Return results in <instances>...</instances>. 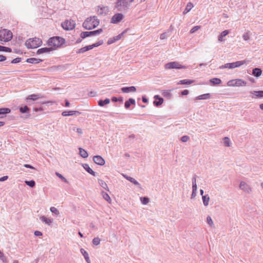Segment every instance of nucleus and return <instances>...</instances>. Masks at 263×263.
<instances>
[{
	"mask_svg": "<svg viewBox=\"0 0 263 263\" xmlns=\"http://www.w3.org/2000/svg\"><path fill=\"white\" fill-rule=\"evenodd\" d=\"M110 101L109 99L106 98L104 100H100L98 101V105L100 106H104L105 105L108 104Z\"/></svg>",
	"mask_w": 263,
	"mask_h": 263,
	"instance_id": "nucleus-32",
	"label": "nucleus"
},
{
	"mask_svg": "<svg viewBox=\"0 0 263 263\" xmlns=\"http://www.w3.org/2000/svg\"><path fill=\"white\" fill-rule=\"evenodd\" d=\"M73 130L74 131L76 130V132L79 134H82L83 133L82 129L80 128L73 127Z\"/></svg>",
	"mask_w": 263,
	"mask_h": 263,
	"instance_id": "nucleus-56",
	"label": "nucleus"
},
{
	"mask_svg": "<svg viewBox=\"0 0 263 263\" xmlns=\"http://www.w3.org/2000/svg\"><path fill=\"white\" fill-rule=\"evenodd\" d=\"M251 93L253 95V96L252 97V98L263 97V91L262 90L251 91Z\"/></svg>",
	"mask_w": 263,
	"mask_h": 263,
	"instance_id": "nucleus-20",
	"label": "nucleus"
},
{
	"mask_svg": "<svg viewBox=\"0 0 263 263\" xmlns=\"http://www.w3.org/2000/svg\"><path fill=\"white\" fill-rule=\"evenodd\" d=\"M230 33V31L229 30H226L223 31L220 35L218 36V42H222L224 41V37L227 36Z\"/></svg>",
	"mask_w": 263,
	"mask_h": 263,
	"instance_id": "nucleus-17",
	"label": "nucleus"
},
{
	"mask_svg": "<svg viewBox=\"0 0 263 263\" xmlns=\"http://www.w3.org/2000/svg\"><path fill=\"white\" fill-rule=\"evenodd\" d=\"M201 28V27L200 26H194V27H193L191 30H190V33H194L195 32H196V31H197L198 30H199L200 28Z\"/></svg>",
	"mask_w": 263,
	"mask_h": 263,
	"instance_id": "nucleus-49",
	"label": "nucleus"
},
{
	"mask_svg": "<svg viewBox=\"0 0 263 263\" xmlns=\"http://www.w3.org/2000/svg\"><path fill=\"white\" fill-rule=\"evenodd\" d=\"M25 183L31 187H33L35 186V183L33 180L25 181Z\"/></svg>",
	"mask_w": 263,
	"mask_h": 263,
	"instance_id": "nucleus-45",
	"label": "nucleus"
},
{
	"mask_svg": "<svg viewBox=\"0 0 263 263\" xmlns=\"http://www.w3.org/2000/svg\"><path fill=\"white\" fill-rule=\"evenodd\" d=\"M124 18V15L122 13H117L112 16L110 22L112 24H118L121 22Z\"/></svg>",
	"mask_w": 263,
	"mask_h": 263,
	"instance_id": "nucleus-10",
	"label": "nucleus"
},
{
	"mask_svg": "<svg viewBox=\"0 0 263 263\" xmlns=\"http://www.w3.org/2000/svg\"><path fill=\"white\" fill-rule=\"evenodd\" d=\"M40 219L43 222H44L45 223L48 224V226L50 225V224L52 223L51 219L47 218L45 216H42V217H41Z\"/></svg>",
	"mask_w": 263,
	"mask_h": 263,
	"instance_id": "nucleus-31",
	"label": "nucleus"
},
{
	"mask_svg": "<svg viewBox=\"0 0 263 263\" xmlns=\"http://www.w3.org/2000/svg\"><path fill=\"white\" fill-rule=\"evenodd\" d=\"M162 95L164 96V97H171V94L170 92H168V91H164L163 92H162Z\"/></svg>",
	"mask_w": 263,
	"mask_h": 263,
	"instance_id": "nucleus-55",
	"label": "nucleus"
},
{
	"mask_svg": "<svg viewBox=\"0 0 263 263\" xmlns=\"http://www.w3.org/2000/svg\"><path fill=\"white\" fill-rule=\"evenodd\" d=\"M190 139V137L188 136H183L181 138V140L183 142H186Z\"/></svg>",
	"mask_w": 263,
	"mask_h": 263,
	"instance_id": "nucleus-52",
	"label": "nucleus"
},
{
	"mask_svg": "<svg viewBox=\"0 0 263 263\" xmlns=\"http://www.w3.org/2000/svg\"><path fill=\"white\" fill-rule=\"evenodd\" d=\"M75 22L74 21L70 20H66L62 24V26L64 30H71L75 27Z\"/></svg>",
	"mask_w": 263,
	"mask_h": 263,
	"instance_id": "nucleus-8",
	"label": "nucleus"
},
{
	"mask_svg": "<svg viewBox=\"0 0 263 263\" xmlns=\"http://www.w3.org/2000/svg\"><path fill=\"white\" fill-rule=\"evenodd\" d=\"M192 189H193V191H192L197 192V184H193L192 185Z\"/></svg>",
	"mask_w": 263,
	"mask_h": 263,
	"instance_id": "nucleus-62",
	"label": "nucleus"
},
{
	"mask_svg": "<svg viewBox=\"0 0 263 263\" xmlns=\"http://www.w3.org/2000/svg\"><path fill=\"white\" fill-rule=\"evenodd\" d=\"M166 37V34L165 33H162L160 35V39L161 40H164Z\"/></svg>",
	"mask_w": 263,
	"mask_h": 263,
	"instance_id": "nucleus-58",
	"label": "nucleus"
},
{
	"mask_svg": "<svg viewBox=\"0 0 263 263\" xmlns=\"http://www.w3.org/2000/svg\"><path fill=\"white\" fill-rule=\"evenodd\" d=\"M135 100L134 99L130 98L125 102V107L128 108L131 104H135Z\"/></svg>",
	"mask_w": 263,
	"mask_h": 263,
	"instance_id": "nucleus-34",
	"label": "nucleus"
},
{
	"mask_svg": "<svg viewBox=\"0 0 263 263\" xmlns=\"http://www.w3.org/2000/svg\"><path fill=\"white\" fill-rule=\"evenodd\" d=\"M107 8L105 7H98L97 9V13L99 15L106 14Z\"/></svg>",
	"mask_w": 263,
	"mask_h": 263,
	"instance_id": "nucleus-25",
	"label": "nucleus"
},
{
	"mask_svg": "<svg viewBox=\"0 0 263 263\" xmlns=\"http://www.w3.org/2000/svg\"><path fill=\"white\" fill-rule=\"evenodd\" d=\"M42 43V40L37 37L29 39L25 42V45L28 48H36L41 45Z\"/></svg>",
	"mask_w": 263,
	"mask_h": 263,
	"instance_id": "nucleus-3",
	"label": "nucleus"
},
{
	"mask_svg": "<svg viewBox=\"0 0 263 263\" xmlns=\"http://www.w3.org/2000/svg\"><path fill=\"white\" fill-rule=\"evenodd\" d=\"M121 90L123 92L128 93L129 92H135L136 88L135 86L125 87L121 88Z\"/></svg>",
	"mask_w": 263,
	"mask_h": 263,
	"instance_id": "nucleus-18",
	"label": "nucleus"
},
{
	"mask_svg": "<svg viewBox=\"0 0 263 263\" xmlns=\"http://www.w3.org/2000/svg\"><path fill=\"white\" fill-rule=\"evenodd\" d=\"M87 51L85 47H82L80 49H79L78 51H77V53L80 54V53H83Z\"/></svg>",
	"mask_w": 263,
	"mask_h": 263,
	"instance_id": "nucleus-53",
	"label": "nucleus"
},
{
	"mask_svg": "<svg viewBox=\"0 0 263 263\" xmlns=\"http://www.w3.org/2000/svg\"><path fill=\"white\" fill-rule=\"evenodd\" d=\"M24 166L25 167H27V168H31V169H35V168L32 166V165H30V164H24Z\"/></svg>",
	"mask_w": 263,
	"mask_h": 263,
	"instance_id": "nucleus-61",
	"label": "nucleus"
},
{
	"mask_svg": "<svg viewBox=\"0 0 263 263\" xmlns=\"http://www.w3.org/2000/svg\"><path fill=\"white\" fill-rule=\"evenodd\" d=\"M247 82L241 79L231 80L227 82V85L229 87L246 86Z\"/></svg>",
	"mask_w": 263,
	"mask_h": 263,
	"instance_id": "nucleus-4",
	"label": "nucleus"
},
{
	"mask_svg": "<svg viewBox=\"0 0 263 263\" xmlns=\"http://www.w3.org/2000/svg\"><path fill=\"white\" fill-rule=\"evenodd\" d=\"M12 38V33L10 30L3 29L0 30V40L4 42H8Z\"/></svg>",
	"mask_w": 263,
	"mask_h": 263,
	"instance_id": "nucleus-5",
	"label": "nucleus"
},
{
	"mask_svg": "<svg viewBox=\"0 0 263 263\" xmlns=\"http://www.w3.org/2000/svg\"><path fill=\"white\" fill-rule=\"evenodd\" d=\"M193 184H197L196 176L192 178V185Z\"/></svg>",
	"mask_w": 263,
	"mask_h": 263,
	"instance_id": "nucleus-63",
	"label": "nucleus"
},
{
	"mask_svg": "<svg viewBox=\"0 0 263 263\" xmlns=\"http://www.w3.org/2000/svg\"><path fill=\"white\" fill-rule=\"evenodd\" d=\"M93 160L95 163L100 165H104L105 160L100 156H95L93 158Z\"/></svg>",
	"mask_w": 263,
	"mask_h": 263,
	"instance_id": "nucleus-12",
	"label": "nucleus"
},
{
	"mask_svg": "<svg viewBox=\"0 0 263 263\" xmlns=\"http://www.w3.org/2000/svg\"><path fill=\"white\" fill-rule=\"evenodd\" d=\"M206 222L210 225V227L214 228V222L212 220V218L210 216H208L206 217Z\"/></svg>",
	"mask_w": 263,
	"mask_h": 263,
	"instance_id": "nucleus-41",
	"label": "nucleus"
},
{
	"mask_svg": "<svg viewBox=\"0 0 263 263\" xmlns=\"http://www.w3.org/2000/svg\"><path fill=\"white\" fill-rule=\"evenodd\" d=\"M100 241L101 240L98 237H95L92 239V243L95 246L99 245L100 243Z\"/></svg>",
	"mask_w": 263,
	"mask_h": 263,
	"instance_id": "nucleus-44",
	"label": "nucleus"
},
{
	"mask_svg": "<svg viewBox=\"0 0 263 263\" xmlns=\"http://www.w3.org/2000/svg\"><path fill=\"white\" fill-rule=\"evenodd\" d=\"M80 252L82 253V254L83 255L87 263H90V260L89 257L88 253L84 249H81Z\"/></svg>",
	"mask_w": 263,
	"mask_h": 263,
	"instance_id": "nucleus-23",
	"label": "nucleus"
},
{
	"mask_svg": "<svg viewBox=\"0 0 263 263\" xmlns=\"http://www.w3.org/2000/svg\"><path fill=\"white\" fill-rule=\"evenodd\" d=\"M0 51L11 52V49L9 47H4L0 45Z\"/></svg>",
	"mask_w": 263,
	"mask_h": 263,
	"instance_id": "nucleus-47",
	"label": "nucleus"
},
{
	"mask_svg": "<svg viewBox=\"0 0 263 263\" xmlns=\"http://www.w3.org/2000/svg\"><path fill=\"white\" fill-rule=\"evenodd\" d=\"M10 112L11 110L9 108H0V119L6 117V115Z\"/></svg>",
	"mask_w": 263,
	"mask_h": 263,
	"instance_id": "nucleus-15",
	"label": "nucleus"
},
{
	"mask_svg": "<svg viewBox=\"0 0 263 263\" xmlns=\"http://www.w3.org/2000/svg\"><path fill=\"white\" fill-rule=\"evenodd\" d=\"M55 175L57 176H58L59 178H60L65 183H68L67 180L62 175L58 172L55 173Z\"/></svg>",
	"mask_w": 263,
	"mask_h": 263,
	"instance_id": "nucleus-46",
	"label": "nucleus"
},
{
	"mask_svg": "<svg viewBox=\"0 0 263 263\" xmlns=\"http://www.w3.org/2000/svg\"><path fill=\"white\" fill-rule=\"evenodd\" d=\"M261 73L262 70L260 68H255L253 69L252 74L256 77H259V76H261Z\"/></svg>",
	"mask_w": 263,
	"mask_h": 263,
	"instance_id": "nucleus-27",
	"label": "nucleus"
},
{
	"mask_svg": "<svg viewBox=\"0 0 263 263\" xmlns=\"http://www.w3.org/2000/svg\"><path fill=\"white\" fill-rule=\"evenodd\" d=\"M39 98H40V97H39V95L32 94V95H29V96H28L26 98V99L32 100L33 101H35V100H36L37 99H38Z\"/></svg>",
	"mask_w": 263,
	"mask_h": 263,
	"instance_id": "nucleus-38",
	"label": "nucleus"
},
{
	"mask_svg": "<svg viewBox=\"0 0 263 263\" xmlns=\"http://www.w3.org/2000/svg\"><path fill=\"white\" fill-rule=\"evenodd\" d=\"M53 50V48L51 47H44V48H42L38 49V50L37 51V54H42L43 53H47V52H49L51 51H52Z\"/></svg>",
	"mask_w": 263,
	"mask_h": 263,
	"instance_id": "nucleus-19",
	"label": "nucleus"
},
{
	"mask_svg": "<svg viewBox=\"0 0 263 263\" xmlns=\"http://www.w3.org/2000/svg\"><path fill=\"white\" fill-rule=\"evenodd\" d=\"M101 195L102 196V197L106 200L107 201L108 203H110L111 202V200L110 199V196H109V195L104 192V191H102L101 193Z\"/></svg>",
	"mask_w": 263,
	"mask_h": 263,
	"instance_id": "nucleus-29",
	"label": "nucleus"
},
{
	"mask_svg": "<svg viewBox=\"0 0 263 263\" xmlns=\"http://www.w3.org/2000/svg\"><path fill=\"white\" fill-rule=\"evenodd\" d=\"M0 259L4 262H6V258L4 253L0 251Z\"/></svg>",
	"mask_w": 263,
	"mask_h": 263,
	"instance_id": "nucleus-51",
	"label": "nucleus"
},
{
	"mask_svg": "<svg viewBox=\"0 0 263 263\" xmlns=\"http://www.w3.org/2000/svg\"><path fill=\"white\" fill-rule=\"evenodd\" d=\"M34 234L36 236H39L42 235V233L39 231H35L34 233Z\"/></svg>",
	"mask_w": 263,
	"mask_h": 263,
	"instance_id": "nucleus-57",
	"label": "nucleus"
},
{
	"mask_svg": "<svg viewBox=\"0 0 263 263\" xmlns=\"http://www.w3.org/2000/svg\"><path fill=\"white\" fill-rule=\"evenodd\" d=\"M103 44V41H99L96 43H94L92 45H88L85 46L86 49L87 51L91 50L93 49L94 47H98L99 46L102 45Z\"/></svg>",
	"mask_w": 263,
	"mask_h": 263,
	"instance_id": "nucleus-22",
	"label": "nucleus"
},
{
	"mask_svg": "<svg viewBox=\"0 0 263 263\" xmlns=\"http://www.w3.org/2000/svg\"><path fill=\"white\" fill-rule=\"evenodd\" d=\"M193 7V4L190 2L188 3L184 11H183V14H185V13L189 12Z\"/></svg>",
	"mask_w": 263,
	"mask_h": 263,
	"instance_id": "nucleus-37",
	"label": "nucleus"
},
{
	"mask_svg": "<svg viewBox=\"0 0 263 263\" xmlns=\"http://www.w3.org/2000/svg\"><path fill=\"white\" fill-rule=\"evenodd\" d=\"M140 200L141 202L144 205L147 204L149 202V198L146 197H140Z\"/></svg>",
	"mask_w": 263,
	"mask_h": 263,
	"instance_id": "nucleus-40",
	"label": "nucleus"
},
{
	"mask_svg": "<svg viewBox=\"0 0 263 263\" xmlns=\"http://www.w3.org/2000/svg\"><path fill=\"white\" fill-rule=\"evenodd\" d=\"M21 61V58H16L13 59L11 61V63H13V64L18 63L20 62Z\"/></svg>",
	"mask_w": 263,
	"mask_h": 263,
	"instance_id": "nucleus-54",
	"label": "nucleus"
},
{
	"mask_svg": "<svg viewBox=\"0 0 263 263\" xmlns=\"http://www.w3.org/2000/svg\"><path fill=\"white\" fill-rule=\"evenodd\" d=\"M123 177L135 185L140 186V183L135 178L125 175H123Z\"/></svg>",
	"mask_w": 263,
	"mask_h": 263,
	"instance_id": "nucleus-21",
	"label": "nucleus"
},
{
	"mask_svg": "<svg viewBox=\"0 0 263 263\" xmlns=\"http://www.w3.org/2000/svg\"><path fill=\"white\" fill-rule=\"evenodd\" d=\"M65 42V40L60 36H54L50 38L48 40L47 44L48 46L53 48V49L60 47Z\"/></svg>",
	"mask_w": 263,
	"mask_h": 263,
	"instance_id": "nucleus-2",
	"label": "nucleus"
},
{
	"mask_svg": "<svg viewBox=\"0 0 263 263\" xmlns=\"http://www.w3.org/2000/svg\"><path fill=\"white\" fill-rule=\"evenodd\" d=\"M154 99L155 100L154 101V104L156 106H159L161 105L163 102V98L159 97L158 95H156L154 96Z\"/></svg>",
	"mask_w": 263,
	"mask_h": 263,
	"instance_id": "nucleus-14",
	"label": "nucleus"
},
{
	"mask_svg": "<svg viewBox=\"0 0 263 263\" xmlns=\"http://www.w3.org/2000/svg\"><path fill=\"white\" fill-rule=\"evenodd\" d=\"M81 113L78 111L70 110V111H64L62 112V115L63 116H73L76 115H80Z\"/></svg>",
	"mask_w": 263,
	"mask_h": 263,
	"instance_id": "nucleus-16",
	"label": "nucleus"
},
{
	"mask_svg": "<svg viewBox=\"0 0 263 263\" xmlns=\"http://www.w3.org/2000/svg\"><path fill=\"white\" fill-rule=\"evenodd\" d=\"M8 177L7 176H4L1 178H0V181L1 182H2V181H4L6 180H7Z\"/></svg>",
	"mask_w": 263,
	"mask_h": 263,
	"instance_id": "nucleus-59",
	"label": "nucleus"
},
{
	"mask_svg": "<svg viewBox=\"0 0 263 263\" xmlns=\"http://www.w3.org/2000/svg\"><path fill=\"white\" fill-rule=\"evenodd\" d=\"M42 61V60L40 59H36L34 58H28L26 60V62L31 64H37L39 63Z\"/></svg>",
	"mask_w": 263,
	"mask_h": 263,
	"instance_id": "nucleus-26",
	"label": "nucleus"
},
{
	"mask_svg": "<svg viewBox=\"0 0 263 263\" xmlns=\"http://www.w3.org/2000/svg\"><path fill=\"white\" fill-rule=\"evenodd\" d=\"M210 82L212 83L214 85L219 84L221 83V81L219 78H213L210 80Z\"/></svg>",
	"mask_w": 263,
	"mask_h": 263,
	"instance_id": "nucleus-39",
	"label": "nucleus"
},
{
	"mask_svg": "<svg viewBox=\"0 0 263 263\" xmlns=\"http://www.w3.org/2000/svg\"><path fill=\"white\" fill-rule=\"evenodd\" d=\"M239 189L247 194H250L252 191L250 185L243 181H241L240 183Z\"/></svg>",
	"mask_w": 263,
	"mask_h": 263,
	"instance_id": "nucleus-9",
	"label": "nucleus"
},
{
	"mask_svg": "<svg viewBox=\"0 0 263 263\" xmlns=\"http://www.w3.org/2000/svg\"><path fill=\"white\" fill-rule=\"evenodd\" d=\"M103 30L102 29H99L95 31H85V32H82L81 33V37L82 39H84L86 37L90 36H95V35H98L100 34L101 32H102Z\"/></svg>",
	"mask_w": 263,
	"mask_h": 263,
	"instance_id": "nucleus-7",
	"label": "nucleus"
},
{
	"mask_svg": "<svg viewBox=\"0 0 263 263\" xmlns=\"http://www.w3.org/2000/svg\"><path fill=\"white\" fill-rule=\"evenodd\" d=\"M189 94V91L186 89L183 90L181 92V95L183 96L187 95Z\"/></svg>",
	"mask_w": 263,
	"mask_h": 263,
	"instance_id": "nucleus-60",
	"label": "nucleus"
},
{
	"mask_svg": "<svg viewBox=\"0 0 263 263\" xmlns=\"http://www.w3.org/2000/svg\"><path fill=\"white\" fill-rule=\"evenodd\" d=\"M203 203L204 206H207L209 204L210 197L208 195L202 196V197Z\"/></svg>",
	"mask_w": 263,
	"mask_h": 263,
	"instance_id": "nucleus-30",
	"label": "nucleus"
},
{
	"mask_svg": "<svg viewBox=\"0 0 263 263\" xmlns=\"http://www.w3.org/2000/svg\"><path fill=\"white\" fill-rule=\"evenodd\" d=\"M50 210L53 213H55L57 215H59V211L55 207H53V206L51 207L50 209Z\"/></svg>",
	"mask_w": 263,
	"mask_h": 263,
	"instance_id": "nucleus-50",
	"label": "nucleus"
},
{
	"mask_svg": "<svg viewBox=\"0 0 263 263\" xmlns=\"http://www.w3.org/2000/svg\"><path fill=\"white\" fill-rule=\"evenodd\" d=\"M79 154L84 158H87L88 156L87 152L82 148H79Z\"/></svg>",
	"mask_w": 263,
	"mask_h": 263,
	"instance_id": "nucleus-35",
	"label": "nucleus"
},
{
	"mask_svg": "<svg viewBox=\"0 0 263 263\" xmlns=\"http://www.w3.org/2000/svg\"><path fill=\"white\" fill-rule=\"evenodd\" d=\"M83 166L84 168L86 170L87 172L89 173L90 174L95 176L96 175V172H95L89 166L88 164H83Z\"/></svg>",
	"mask_w": 263,
	"mask_h": 263,
	"instance_id": "nucleus-24",
	"label": "nucleus"
},
{
	"mask_svg": "<svg viewBox=\"0 0 263 263\" xmlns=\"http://www.w3.org/2000/svg\"><path fill=\"white\" fill-rule=\"evenodd\" d=\"M124 33V32H123L117 36H115L112 38L109 39L107 41V44L108 45H110V44L114 43L116 41H117L120 40L121 39L122 36L123 35Z\"/></svg>",
	"mask_w": 263,
	"mask_h": 263,
	"instance_id": "nucleus-13",
	"label": "nucleus"
},
{
	"mask_svg": "<svg viewBox=\"0 0 263 263\" xmlns=\"http://www.w3.org/2000/svg\"><path fill=\"white\" fill-rule=\"evenodd\" d=\"M242 38L245 41H249L250 40V36L248 32L244 33L242 35Z\"/></svg>",
	"mask_w": 263,
	"mask_h": 263,
	"instance_id": "nucleus-48",
	"label": "nucleus"
},
{
	"mask_svg": "<svg viewBox=\"0 0 263 263\" xmlns=\"http://www.w3.org/2000/svg\"><path fill=\"white\" fill-rule=\"evenodd\" d=\"M100 23L99 20L96 16L86 18L83 24V27L87 30H91L97 27Z\"/></svg>",
	"mask_w": 263,
	"mask_h": 263,
	"instance_id": "nucleus-1",
	"label": "nucleus"
},
{
	"mask_svg": "<svg viewBox=\"0 0 263 263\" xmlns=\"http://www.w3.org/2000/svg\"><path fill=\"white\" fill-rule=\"evenodd\" d=\"M247 62L243 61H238L233 63H227L228 69H233L235 68L239 67L242 65L246 64Z\"/></svg>",
	"mask_w": 263,
	"mask_h": 263,
	"instance_id": "nucleus-11",
	"label": "nucleus"
},
{
	"mask_svg": "<svg viewBox=\"0 0 263 263\" xmlns=\"http://www.w3.org/2000/svg\"><path fill=\"white\" fill-rule=\"evenodd\" d=\"M6 60V57H5L3 55H0V62L4 61Z\"/></svg>",
	"mask_w": 263,
	"mask_h": 263,
	"instance_id": "nucleus-64",
	"label": "nucleus"
},
{
	"mask_svg": "<svg viewBox=\"0 0 263 263\" xmlns=\"http://www.w3.org/2000/svg\"><path fill=\"white\" fill-rule=\"evenodd\" d=\"M211 97V95L210 93H205L200 96H198L196 97V99L197 100H206L208 99Z\"/></svg>",
	"mask_w": 263,
	"mask_h": 263,
	"instance_id": "nucleus-33",
	"label": "nucleus"
},
{
	"mask_svg": "<svg viewBox=\"0 0 263 263\" xmlns=\"http://www.w3.org/2000/svg\"><path fill=\"white\" fill-rule=\"evenodd\" d=\"M224 145L226 146L230 147L231 144V141L228 137H224L223 139Z\"/></svg>",
	"mask_w": 263,
	"mask_h": 263,
	"instance_id": "nucleus-42",
	"label": "nucleus"
},
{
	"mask_svg": "<svg viewBox=\"0 0 263 263\" xmlns=\"http://www.w3.org/2000/svg\"><path fill=\"white\" fill-rule=\"evenodd\" d=\"M98 182L103 188H104L106 191H109V189L107 186V184L105 181L101 179H98Z\"/></svg>",
	"mask_w": 263,
	"mask_h": 263,
	"instance_id": "nucleus-36",
	"label": "nucleus"
},
{
	"mask_svg": "<svg viewBox=\"0 0 263 263\" xmlns=\"http://www.w3.org/2000/svg\"><path fill=\"white\" fill-rule=\"evenodd\" d=\"M186 67L181 65L177 62H172L167 63L165 65V69H184Z\"/></svg>",
	"mask_w": 263,
	"mask_h": 263,
	"instance_id": "nucleus-6",
	"label": "nucleus"
},
{
	"mask_svg": "<svg viewBox=\"0 0 263 263\" xmlns=\"http://www.w3.org/2000/svg\"><path fill=\"white\" fill-rule=\"evenodd\" d=\"M29 108L27 106L20 107V111L21 113L27 112L29 110Z\"/></svg>",
	"mask_w": 263,
	"mask_h": 263,
	"instance_id": "nucleus-43",
	"label": "nucleus"
},
{
	"mask_svg": "<svg viewBox=\"0 0 263 263\" xmlns=\"http://www.w3.org/2000/svg\"><path fill=\"white\" fill-rule=\"evenodd\" d=\"M193 82V80L184 79L179 81L177 84L179 85H189L192 84Z\"/></svg>",
	"mask_w": 263,
	"mask_h": 263,
	"instance_id": "nucleus-28",
	"label": "nucleus"
}]
</instances>
